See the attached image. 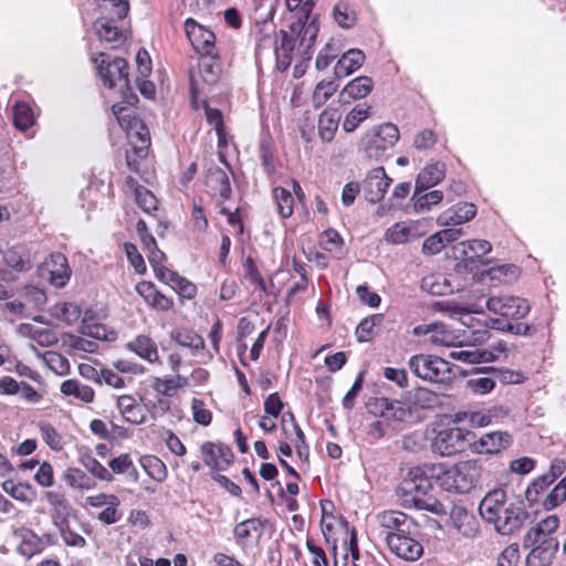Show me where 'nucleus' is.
I'll use <instances>...</instances> for the list:
<instances>
[{"label": "nucleus", "mask_w": 566, "mask_h": 566, "mask_svg": "<svg viewBox=\"0 0 566 566\" xmlns=\"http://www.w3.org/2000/svg\"><path fill=\"white\" fill-rule=\"evenodd\" d=\"M481 517L501 535H512L518 531L528 517L522 502L510 501L503 489L485 494L479 505Z\"/></svg>", "instance_id": "f257e3e1"}, {"label": "nucleus", "mask_w": 566, "mask_h": 566, "mask_svg": "<svg viewBox=\"0 0 566 566\" xmlns=\"http://www.w3.org/2000/svg\"><path fill=\"white\" fill-rule=\"evenodd\" d=\"M315 2L305 0L301 7V15L291 23L286 34H291V40L297 48V53L303 61H310L313 54V48L319 31L317 18L312 15Z\"/></svg>", "instance_id": "f03ea898"}, {"label": "nucleus", "mask_w": 566, "mask_h": 566, "mask_svg": "<svg viewBox=\"0 0 566 566\" xmlns=\"http://www.w3.org/2000/svg\"><path fill=\"white\" fill-rule=\"evenodd\" d=\"M481 470L479 460L461 461L442 473L441 485L449 492L468 493L478 485Z\"/></svg>", "instance_id": "7ed1b4c3"}, {"label": "nucleus", "mask_w": 566, "mask_h": 566, "mask_svg": "<svg viewBox=\"0 0 566 566\" xmlns=\"http://www.w3.org/2000/svg\"><path fill=\"white\" fill-rule=\"evenodd\" d=\"M107 18L96 20L94 28L101 40L109 43L119 42L123 38L122 31L115 25L117 20H123L129 10L128 0H97Z\"/></svg>", "instance_id": "20e7f679"}, {"label": "nucleus", "mask_w": 566, "mask_h": 566, "mask_svg": "<svg viewBox=\"0 0 566 566\" xmlns=\"http://www.w3.org/2000/svg\"><path fill=\"white\" fill-rule=\"evenodd\" d=\"M399 139V129L391 123H385L369 129L363 137L364 154L375 160L381 159Z\"/></svg>", "instance_id": "39448f33"}, {"label": "nucleus", "mask_w": 566, "mask_h": 566, "mask_svg": "<svg viewBox=\"0 0 566 566\" xmlns=\"http://www.w3.org/2000/svg\"><path fill=\"white\" fill-rule=\"evenodd\" d=\"M409 476V479L403 480L401 490L406 494L412 495L415 506L434 514L444 513L443 505L436 499H421L419 496L424 495L427 491L431 489V481L427 476H423V470L420 468L411 469Z\"/></svg>", "instance_id": "423d86ee"}, {"label": "nucleus", "mask_w": 566, "mask_h": 566, "mask_svg": "<svg viewBox=\"0 0 566 566\" xmlns=\"http://www.w3.org/2000/svg\"><path fill=\"white\" fill-rule=\"evenodd\" d=\"M408 366L418 378L426 381L444 382L451 377L449 363L438 356L415 355L409 359Z\"/></svg>", "instance_id": "0eeeda50"}, {"label": "nucleus", "mask_w": 566, "mask_h": 566, "mask_svg": "<svg viewBox=\"0 0 566 566\" xmlns=\"http://www.w3.org/2000/svg\"><path fill=\"white\" fill-rule=\"evenodd\" d=\"M470 432L459 427L443 428L436 432L430 448L441 457H452L463 452L469 446Z\"/></svg>", "instance_id": "6e6552de"}, {"label": "nucleus", "mask_w": 566, "mask_h": 566, "mask_svg": "<svg viewBox=\"0 0 566 566\" xmlns=\"http://www.w3.org/2000/svg\"><path fill=\"white\" fill-rule=\"evenodd\" d=\"M221 74V66L216 55H201L198 63V71L190 72V93L197 98L203 93L206 86H212L218 83Z\"/></svg>", "instance_id": "1a4fd4ad"}, {"label": "nucleus", "mask_w": 566, "mask_h": 566, "mask_svg": "<svg viewBox=\"0 0 566 566\" xmlns=\"http://www.w3.org/2000/svg\"><path fill=\"white\" fill-rule=\"evenodd\" d=\"M511 413V409L504 405H494L479 410L458 411L454 415L455 421H468L473 428H483L499 424Z\"/></svg>", "instance_id": "9d476101"}, {"label": "nucleus", "mask_w": 566, "mask_h": 566, "mask_svg": "<svg viewBox=\"0 0 566 566\" xmlns=\"http://www.w3.org/2000/svg\"><path fill=\"white\" fill-rule=\"evenodd\" d=\"M105 54L99 53L93 61L97 64L103 84L108 88L119 85L120 88L128 87V63L123 57H116L112 62L105 61Z\"/></svg>", "instance_id": "9b49d317"}, {"label": "nucleus", "mask_w": 566, "mask_h": 566, "mask_svg": "<svg viewBox=\"0 0 566 566\" xmlns=\"http://www.w3.org/2000/svg\"><path fill=\"white\" fill-rule=\"evenodd\" d=\"M486 307L490 312L511 319H521L531 311L527 300L513 295L491 296L486 301Z\"/></svg>", "instance_id": "f8f14e48"}, {"label": "nucleus", "mask_w": 566, "mask_h": 566, "mask_svg": "<svg viewBox=\"0 0 566 566\" xmlns=\"http://www.w3.org/2000/svg\"><path fill=\"white\" fill-rule=\"evenodd\" d=\"M409 533L392 534L386 537L387 547L391 553L401 559L415 562L419 559L423 553V547L415 537L413 531Z\"/></svg>", "instance_id": "ddd939ff"}, {"label": "nucleus", "mask_w": 566, "mask_h": 566, "mask_svg": "<svg viewBox=\"0 0 566 566\" xmlns=\"http://www.w3.org/2000/svg\"><path fill=\"white\" fill-rule=\"evenodd\" d=\"M185 32L193 50L200 55H216L214 33L206 27L199 24L192 18L185 21Z\"/></svg>", "instance_id": "4468645a"}, {"label": "nucleus", "mask_w": 566, "mask_h": 566, "mask_svg": "<svg viewBox=\"0 0 566 566\" xmlns=\"http://www.w3.org/2000/svg\"><path fill=\"white\" fill-rule=\"evenodd\" d=\"M367 408L375 416L389 420L407 421L411 417V409L406 403L384 397L370 400Z\"/></svg>", "instance_id": "2eb2a0df"}, {"label": "nucleus", "mask_w": 566, "mask_h": 566, "mask_svg": "<svg viewBox=\"0 0 566 566\" xmlns=\"http://www.w3.org/2000/svg\"><path fill=\"white\" fill-rule=\"evenodd\" d=\"M377 521L381 528L380 536L385 539L389 535L409 533L410 528H416L413 520L400 511H384L377 515Z\"/></svg>", "instance_id": "dca6fc26"}, {"label": "nucleus", "mask_w": 566, "mask_h": 566, "mask_svg": "<svg viewBox=\"0 0 566 566\" xmlns=\"http://www.w3.org/2000/svg\"><path fill=\"white\" fill-rule=\"evenodd\" d=\"M513 443V437L507 431L484 433L473 443V450L480 454H496Z\"/></svg>", "instance_id": "f3484780"}, {"label": "nucleus", "mask_w": 566, "mask_h": 566, "mask_svg": "<svg viewBox=\"0 0 566 566\" xmlns=\"http://www.w3.org/2000/svg\"><path fill=\"white\" fill-rule=\"evenodd\" d=\"M391 179L386 175L384 167H377L369 171L364 180V192L367 201L371 203L379 202L388 187Z\"/></svg>", "instance_id": "a211bd4d"}, {"label": "nucleus", "mask_w": 566, "mask_h": 566, "mask_svg": "<svg viewBox=\"0 0 566 566\" xmlns=\"http://www.w3.org/2000/svg\"><path fill=\"white\" fill-rule=\"evenodd\" d=\"M426 233L421 222H397L385 232V240L391 244H403L421 238Z\"/></svg>", "instance_id": "6ab92c4d"}, {"label": "nucleus", "mask_w": 566, "mask_h": 566, "mask_svg": "<svg viewBox=\"0 0 566 566\" xmlns=\"http://www.w3.org/2000/svg\"><path fill=\"white\" fill-rule=\"evenodd\" d=\"M201 453L205 464L217 471L226 470L233 461L231 449L222 443L205 442Z\"/></svg>", "instance_id": "aec40b11"}, {"label": "nucleus", "mask_w": 566, "mask_h": 566, "mask_svg": "<svg viewBox=\"0 0 566 566\" xmlns=\"http://www.w3.org/2000/svg\"><path fill=\"white\" fill-rule=\"evenodd\" d=\"M43 271H48L50 283L57 289L64 287L72 274L67 259L62 253H52L43 263Z\"/></svg>", "instance_id": "412c9836"}, {"label": "nucleus", "mask_w": 566, "mask_h": 566, "mask_svg": "<svg viewBox=\"0 0 566 566\" xmlns=\"http://www.w3.org/2000/svg\"><path fill=\"white\" fill-rule=\"evenodd\" d=\"M476 216V207L471 202H459L444 210L437 219L440 227H459Z\"/></svg>", "instance_id": "4be33fe9"}, {"label": "nucleus", "mask_w": 566, "mask_h": 566, "mask_svg": "<svg viewBox=\"0 0 566 566\" xmlns=\"http://www.w3.org/2000/svg\"><path fill=\"white\" fill-rule=\"evenodd\" d=\"M452 526L464 537L473 538L480 532L479 521L462 505H453L450 512Z\"/></svg>", "instance_id": "5701e85b"}, {"label": "nucleus", "mask_w": 566, "mask_h": 566, "mask_svg": "<svg viewBox=\"0 0 566 566\" xmlns=\"http://www.w3.org/2000/svg\"><path fill=\"white\" fill-rule=\"evenodd\" d=\"M206 186L209 193L219 202L230 199L232 189L227 172L219 168H210L206 177Z\"/></svg>", "instance_id": "b1692460"}, {"label": "nucleus", "mask_w": 566, "mask_h": 566, "mask_svg": "<svg viewBox=\"0 0 566 566\" xmlns=\"http://www.w3.org/2000/svg\"><path fill=\"white\" fill-rule=\"evenodd\" d=\"M559 521L556 515H549L532 526L523 537V546L525 548L534 546L537 542L544 539H556L551 534L558 527Z\"/></svg>", "instance_id": "393cba45"}, {"label": "nucleus", "mask_w": 566, "mask_h": 566, "mask_svg": "<svg viewBox=\"0 0 566 566\" xmlns=\"http://www.w3.org/2000/svg\"><path fill=\"white\" fill-rule=\"evenodd\" d=\"M557 549V539L537 542L526 556V566H551Z\"/></svg>", "instance_id": "a878e982"}, {"label": "nucleus", "mask_w": 566, "mask_h": 566, "mask_svg": "<svg viewBox=\"0 0 566 566\" xmlns=\"http://www.w3.org/2000/svg\"><path fill=\"white\" fill-rule=\"evenodd\" d=\"M127 136L134 154L138 158H145L150 145L148 128L140 120H134L127 132Z\"/></svg>", "instance_id": "bb28decb"}, {"label": "nucleus", "mask_w": 566, "mask_h": 566, "mask_svg": "<svg viewBox=\"0 0 566 566\" xmlns=\"http://www.w3.org/2000/svg\"><path fill=\"white\" fill-rule=\"evenodd\" d=\"M136 292L155 310L168 311L174 305L172 300L157 291L151 282L143 281L138 283L136 285Z\"/></svg>", "instance_id": "cd10ccee"}, {"label": "nucleus", "mask_w": 566, "mask_h": 566, "mask_svg": "<svg viewBox=\"0 0 566 566\" xmlns=\"http://www.w3.org/2000/svg\"><path fill=\"white\" fill-rule=\"evenodd\" d=\"M374 82L369 76H358L352 80L340 92L344 103L366 97L373 90Z\"/></svg>", "instance_id": "c85d7f7f"}, {"label": "nucleus", "mask_w": 566, "mask_h": 566, "mask_svg": "<svg viewBox=\"0 0 566 566\" xmlns=\"http://www.w3.org/2000/svg\"><path fill=\"white\" fill-rule=\"evenodd\" d=\"M365 54L359 49H350L337 61L334 73L337 77H344L357 71L364 63Z\"/></svg>", "instance_id": "c756f323"}, {"label": "nucleus", "mask_w": 566, "mask_h": 566, "mask_svg": "<svg viewBox=\"0 0 566 566\" xmlns=\"http://www.w3.org/2000/svg\"><path fill=\"white\" fill-rule=\"evenodd\" d=\"M446 177V166L442 163L427 165L416 179L418 190H428Z\"/></svg>", "instance_id": "7c9ffc66"}, {"label": "nucleus", "mask_w": 566, "mask_h": 566, "mask_svg": "<svg viewBox=\"0 0 566 566\" xmlns=\"http://www.w3.org/2000/svg\"><path fill=\"white\" fill-rule=\"evenodd\" d=\"M117 408L125 421L140 424L145 421L143 409L132 395H122L117 398Z\"/></svg>", "instance_id": "2f4dec72"}, {"label": "nucleus", "mask_w": 566, "mask_h": 566, "mask_svg": "<svg viewBox=\"0 0 566 566\" xmlns=\"http://www.w3.org/2000/svg\"><path fill=\"white\" fill-rule=\"evenodd\" d=\"M281 43L274 46L276 57V67L283 72L289 69L292 63L293 52H297L295 43L291 40V34H286L285 30H281Z\"/></svg>", "instance_id": "473e14b6"}, {"label": "nucleus", "mask_w": 566, "mask_h": 566, "mask_svg": "<svg viewBox=\"0 0 566 566\" xmlns=\"http://www.w3.org/2000/svg\"><path fill=\"white\" fill-rule=\"evenodd\" d=\"M127 347L149 363L158 361L157 346L155 342L146 335H138L134 340L127 344Z\"/></svg>", "instance_id": "72a5a7b5"}, {"label": "nucleus", "mask_w": 566, "mask_h": 566, "mask_svg": "<svg viewBox=\"0 0 566 566\" xmlns=\"http://www.w3.org/2000/svg\"><path fill=\"white\" fill-rule=\"evenodd\" d=\"M60 391L63 396H72L75 399L90 403L94 400L95 394L92 387L82 384L76 379H67L61 384Z\"/></svg>", "instance_id": "f704fd0d"}, {"label": "nucleus", "mask_w": 566, "mask_h": 566, "mask_svg": "<svg viewBox=\"0 0 566 566\" xmlns=\"http://www.w3.org/2000/svg\"><path fill=\"white\" fill-rule=\"evenodd\" d=\"M80 328L82 335L98 340L112 342L116 338V333L114 331L107 329L103 324L94 323L91 317H88V313H85Z\"/></svg>", "instance_id": "c9c22d12"}, {"label": "nucleus", "mask_w": 566, "mask_h": 566, "mask_svg": "<svg viewBox=\"0 0 566 566\" xmlns=\"http://www.w3.org/2000/svg\"><path fill=\"white\" fill-rule=\"evenodd\" d=\"M454 249L468 258L471 262H474L475 259H480L481 256L491 252L492 245L486 240L475 239L462 241L458 243Z\"/></svg>", "instance_id": "e433bc0d"}, {"label": "nucleus", "mask_w": 566, "mask_h": 566, "mask_svg": "<svg viewBox=\"0 0 566 566\" xmlns=\"http://www.w3.org/2000/svg\"><path fill=\"white\" fill-rule=\"evenodd\" d=\"M426 191L427 190H418L417 185L415 186L412 201L416 212H427L431 207L439 205L443 199V193L440 190Z\"/></svg>", "instance_id": "4c0bfd02"}, {"label": "nucleus", "mask_w": 566, "mask_h": 566, "mask_svg": "<svg viewBox=\"0 0 566 566\" xmlns=\"http://www.w3.org/2000/svg\"><path fill=\"white\" fill-rule=\"evenodd\" d=\"M6 264L18 272H27L31 269L30 255L22 247H14L4 252Z\"/></svg>", "instance_id": "58836bf2"}, {"label": "nucleus", "mask_w": 566, "mask_h": 566, "mask_svg": "<svg viewBox=\"0 0 566 566\" xmlns=\"http://www.w3.org/2000/svg\"><path fill=\"white\" fill-rule=\"evenodd\" d=\"M53 521L65 545L80 548L86 545V539L72 530L67 516L53 517Z\"/></svg>", "instance_id": "ea45409f"}, {"label": "nucleus", "mask_w": 566, "mask_h": 566, "mask_svg": "<svg viewBox=\"0 0 566 566\" xmlns=\"http://www.w3.org/2000/svg\"><path fill=\"white\" fill-rule=\"evenodd\" d=\"M449 357L455 360H460L469 364H479L482 361H493L497 358V355L489 350L480 349H459L452 350Z\"/></svg>", "instance_id": "a19ab883"}, {"label": "nucleus", "mask_w": 566, "mask_h": 566, "mask_svg": "<svg viewBox=\"0 0 566 566\" xmlns=\"http://www.w3.org/2000/svg\"><path fill=\"white\" fill-rule=\"evenodd\" d=\"M338 116L336 112L325 109L318 117V135L323 142H331L338 127Z\"/></svg>", "instance_id": "79ce46f5"}, {"label": "nucleus", "mask_w": 566, "mask_h": 566, "mask_svg": "<svg viewBox=\"0 0 566 566\" xmlns=\"http://www.w3.org/2000/svg\"><path fill=\"white\" fill-rule=\"evenodd\" d=\"M189 385V379L185 376L177 375L171 378H155L153 382V389L158 394L171 397L175 390L185 388Z\"/></svg>", "instance_id": "37998d69"}, {"label": "nucleus", "mask_w": 566, "mask_h": 566, "mask_svg": "<svg viewBox=\"0 0 566 566\" xmlns=\"http://www.w3.org/2000/svg\"><path fill=\"white\" fill-rule=\"evenodd\" d=\"M14 126L20 130H27L34 123L32 108L28 103L17 102L12 109Z\"/></svg>", "instance_id": "c03bdc74"}, {"label": "nucleus", "mask_w": 566, "mask_h": 566, "mask_svg": "<svg viewBox=\"0 0 566 566\" xmlns=\"http://www.w3.org/2000/svg\"><path fill=\"white\" fill-rule=\"evenodd\" d=\"M370 116V106L363 103L357 104L344 118L343 129L353 133L360 123Z\"/></svg>", "instance_id": "a18cd8bd"}, {"label": "nucleus", "mask_w": 566, "mask_h": 566, "mask_svg": "<svg viewBox=\"0 0 566 566\" xmlns=\"http://www.w3.org/2000/svg\"><path fill=\"white\" fill-rule=\"evenodd\" d=\"M140 464L146 473L155 481L163 482L167 478L165 463L156 455H146L140 459Z\"/></svg>", "instance_id": "49530a36"}, {"label": "nucleus", "mask_w": 566, "mask_h": 566, "mask_svg": "<svg viewBox=\"0 0 566 566\" xmlns=\"http://www.w3.org/2000/svg\"><path fill=\"white\" fill-rule=\"evenodd\" d=\"M63 480L73 489L90 490L94 486L93 479L77 468H69L63 474Z\"/></svg>", "instance_id": "de8ad7c7"}, {"label": "nucleus", "mask_w": 566, "mask_h": 566, "mask_svg": "<svg viewBox=\"0 0 566 566\" xmlns=\"http://www.w3.org/2000/svg\"><path fill=\"white\" fill-rule=\"evenodd\" d=\"M2 488L6 493L21 502H31L35 495L32 485L29 483L15 484L13 481L8 480L3 482Z\"/></svg>", "instance_id": "09e8293b"}, {"label": "nucleus", "mask_w": 566, "mask_h": 566, "mask_svg": "<svg viewBox=\"0 0 566 566\" xmlns=\"http://www.w3.org/2000/svg\"><path fill=\"white\" fill-rule=\"evenodd\" d=\"M338 85L334 81H321L316 84L312 103L315 108L322 107L337 91Z\"/></svg>", "instance_id": "8fccbe9b"}, {"label": "nucleus", "mask_w": 566, "mask_h": 566, "mask_svg": "<svg viewBox=\"0 0 566 566\" xmlns=\"http://www.w3.org/2000/svg\"><path fill=\"white\" fill-rule=\"evenodd\" d=\"M244 277L251 284L255 285V287L264 293L269 294L268 285L264 281L263 275L259 271L258 266L254 263V260L251 256H248L243 262Z\"/></svg>", "instance_id": "3c124183"}, {"label": "nucleus", "mask_w": 566, "mask_h": 566, "mask_svg": "<svg viewBox=\"0 0 566 566\" xmlns=\"http://www.w3.org/2000/svg\"><path fill=\"white\" fill-rule=\"evenodd\" d=\"M51 314L66 324H72L80 317L81 310L74 303L64 302L55 304L51 308Z\"/></svg>", "instance_id": "603ef678"}, {"label": "nucleus", "mask_w": 566, "mask_h": 566, "mask_svg": "<svg viewBox=\"0 0 566 566\" xmlns=\"http://www.w3.org/2000/svg\"><path fill=\"white\" fill-rule=\"evenodd\" d=\"M336 23L343 29H350L356 23L355 11L345 2H338L333 9Z\"/></svg>", "instance_id": "864d4df0"}, {"label": "nucleus", "mask_w": 566, "mask_h": 566, "mask_svg": "<svg viewBox=\"0 0 566 566\" xmlns=\"http://www.w3.org/2000/svg\"><path fill=\"white\" fill-rule=\"evenodd\" d=\"M234 535L241 539H248L253 535L261 536L263 532V523L260 518H248L234 527Z\"/></svg>", "instance_id": "5fc2aeb1"}, {"label": "nucleus", "mask_w": 566, "mask_h": 566, "mask_svg": "<svg viewBox=\"0 0 566 566\" xmlns=\"http://www.w3.org/2000/svg\"><path fill=\"white\" fill-rule=\"evenodd\" d=\"M382 319L384 316L381 314H374L364 318L356 327L355 334L357 340L360 343L369 342L373 337L375 326L379 325Z\"/></svg>", "instance_id": "6e6d98bb"}, {"label": "nucleus", "mask_w": 566, "mask_h": 566, "mask_svg": "<svg viewBox=\"0 0 566 566\" xmlns=\"http://www.w3.org/2000/svg\"><path fill=\"white\" fill-rule=\"evenodd\" d=\"M109 468L112 469V471L114 473H117V474L126 473L135 482L138 479L137 470L133 463V460L130 459L129 454H127V453H124V454H120V455L114 458L109 462Z\"/></svg>", "instance_id": "4d7b16f0"}, {"label": "nucleus", "mask_w": 566, "mask_h": 566, "mask_svg": "<svg viewBox=\"0 0 566 566\" xmlns=\"http://www.w3.org/2000/svg\"><path fill=\"white\" fill-rule=\"evenodd\" d=\"M273 196L276 202L277 212L282 218H289L293 213L294 199L291 192L284 188L277 187L273 191Z\"/></svg>", "instance_id": "13d9d810"}, {"label": "nucleus", "mask_w": 566, "mask_h": 566, "mask_svg": "<svg viewBox=\"0 0 566 566\" xmlns=\"http://www.w3.org/2000/svg\"><path fill=\"white\" fill-rule=\"evenodd\" d=\"M566 500V476H564L554 489L545 496L543 506L553 510Z\"/></svg>", "instance_id": "bf43d9fd"}, {"label": "nucleus", "mask_w": 566, "mask_h": 566, "mask_svg": "<svg viewBox=\"0 0 566 566\" xmlns=\"http://www.w3.org/2000/svg\"><path fill=\"white\" fill-rule=\"evenodd\" d=\"M553 482L545 475L542 474L536 478L526 489L525 497L528 502L536 503L538 496L547 490Z\"/></svg>", "instance_id": "052dcab7"}, {"label": "nucleus", "mask_w": 566, "mask_h": 566, "mask_svg": "<svg viewBox=\"0 0 566 566\" xmlns=\"http://www.w3.org/2000/svg\"><path fill=\"white\" fill-rule=\"evenodd\" d=\"M135 198L138 206L147 213L157 210L158 200L151 191L143 186L135 188Z\"/></svg>", "instance_id": "680f3d73"}, {"label": "nucleus", "mask_w": 566, "mask_h": 566, "mask_svg": "<svg viewBox=\"0 0 566 566\" xmlns=\"http://www.w3.org/2000/svg\"><path fill=\"white\" fill-rule=\"evenodd\" d=\"M40 431L42 439L52 450L59 451L63 448V438L52 424L41 423Z\"/></svg>", "instance_id": "e2e57ef3"}, {"label": "nucleus", "mask_w": 566, "mask_h": 566, "mask_svg": "<svg viewBox=\"0 0 566 566\" xmlns=\"http://www.w3.org/2000/svg\"><path fill=\"white\" fill-rule=\"evenodd\" d=\"M44 497L46 502L54 509V517L69 515L71 506L63 494L59 492H46Z\"/></svg>", "instance_id": "0e129e2a"}, {"label": "nucleus", "mask_w": 566, "mask_h": 566, "mask_svg": "<svg viewBox=\"0 0 566 566\" xmlns=\"http://www.w3.org/2000/svg\"><path fill=\"white\" fill-rule=\"evenodd\" d=\"M191 411L193 421L201 426H209L212 420V413L206 408L203 400L193 398L191 400Z\"/></svg>", "instance_id": "69168bd1"}, {"label": "nucleus", "mask_w": 566, "mask_h": 566, "mask_svg": "<svg viewBox=\"0 0 566 566\" xmlns=\"http://www.w3.org/2000/svg\"><path fill=\"white\" fill-rule=\"evenodd\" d=\"M18 551L21 555L30 558L41 551V541L33 532H28L23 536Z\"/></svg>", "instance_id": "338daca9"}, {"label": "nucleus", "mask_w": 566, "mask_h": 566, "mask_svg": "<svg viewBox=\"0 0 566 566\" xmlns=\"http://www.w3.org/2000/svg\"><path fill=\"white\" fill-rule=\"evenodd\" d=\"M520 560V551L517 544L506 546L497 556L496 566H517Z\"/></svg>", "instance_id": "774afa93"}]
</instances>
